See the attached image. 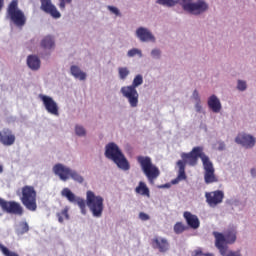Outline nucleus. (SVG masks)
<instances>
[{"label":"nucleus","mask_w":256,"mask_h":256,"mask_svg":"<svg viewBox=\"0 0 256 256\" xmlns=\"http://www.w3.org/2000/svg\"><path fill=\"white\" fill-rule=\"evenodd\" d=\"M59 1H60L59 7L61 11H65L66 5H70V3L73 2V0H59Z\"/></svg>","instance_id":"obj_37"},{"label":"nucleus","mask_w":256,"mask_h":256,"mask_svg":"<svg viewBox=\"0 0 256 256\" xmlns=\"http://www.w3.org/2000/svg\"><path fill=\"white\" fill-rule=\"evenodd\" d=\"M0 173H3V165H0Z\"/></svg>","instance_id":"obj_45"},{"label":"nucleus","mask_w":256,"mask_h":256,"mask_svg":"<svg viewBox=\"0 0 256 256\" xmlns=\"http://www.w3.org/2000/svg\"><path fill=\"white\" fill-rule=\"evenodd\" d=\"M41 47L42 49H53L55 47V40L51 36H46L41 41Z\"/></svg>","instance_id":"obj_25"},{"label":"nucleus","mask_w":256,"mask_h":256,"mask_svg":"<svg viewBox=\"0 0 256 256\" xmlns=\"http://www.w3.org/2000/svg\"><path fill=\"white\" fill-rule=\"evenodd\" d=\"M59 223H63L65 219H69V208H64L61 212L57 213Z\"/></svg>","instance_id":"obj_29"},{"label":"nucleus","mask_w":256,"mask_h":256,"mask_svg":"<svg viewBox=\"0 0 256 256\" xmlns=\"http://www.w3.org/2000/svg\"><path fill=\"white\" fill-rule=\"evenodd\" d=\"M127 55L128 57H135V55H139L140 57H142L143 54L141 53V50L133 48L128 51Z\"/></svg>","instance_id":"obj_34"},{"label":"nucleus","mask_w":256,"mask_h":256,"mask_svg":"<svg viewBox=\"0 0 256 256\" xmlns=\"http://www.w3.org/2000/svg\"><path fill=\"white\" fill-rule=\"evenodd\" d=\"M40 99L43 102L46 111L50 113V115L59 117V106L57 105V102L53 100V98L46 95H40Z\"/></svg>","instance_id":"obj_14"},{"label":"nucleus","mask_w":256,"mask_h":256,"mask_svg":"<svg viewBox=\"0 0 256 256\" xmlns=\"http://www.w3.org/2000/svg\"><path fill=\"white\" fill-rule=\"evenodd\" d=\"M224 256H241V253L230 251L229 253H226Z\"/></svg>","instance_id":"obj_40"},{"label":"nucleus","mask_w":256,"mask_h":256,"mask_svg":"<svg viewBox=\"0 0 256 256\" xmlns=\"http://www.w3.org/2000/svg\"><path fill=\"white\" fill-rule=\"evenodd\" d=\"M20 201L28 211H37V191L35 187L29 185L22 187Z\"/></svg>","instance_id":"obj_8"},{"label":"nucleus","mask_w":256,"mask_h":256,"mask_svg":"<svg viewBox=\"0 0 256 256\" xmlns=\"http://www.w3.org/2000/svg\"><path fill=\"white\" fill-rule=\"evenodd\" d=\"M17 235H25V233H29V224L27 222H21L19 224V228L16 230Z\"/></svg>","instance_id":"obj_28"},{"label":"nucleus","mask_w":256,"mask_h":256,"mask_svg":"<svg viewBox=\"0 0 256 256\" xmlns=\"http://www.w3.org/2000/svg\"><path fill=\"white\" fill-rule=\"evenodd\" d=\"M215 237V246L221 255L227 253V245H233L237 241V230L235 228L228 229L224 234L221 232H213Z\"/></svg>","instance_id":"obj_4"},{"label":"nucleus","mask_w":256,"mask_h":256,"mask_svg":"<svg viewBox=\"0 0 256 256\" xmlns=\"http://www.w3.org/2000/svg\"><path fill=\"white\" fill-rule=\"evenodd\" d=\"M105 149V157L107 159H111V161H113L117 167H119V169H123V171H129L131 168L129 161H127V158H125V155L123 152H121L117 144L111 142L106 145Z\"/></svg>","instance_id":"obj_3"},{"label":"nucleus","mask_w":256,"mask_h":256,"mask_svg":"<svg viewBox=\"0 0 256 256\" xmlns=\"http://www.w3.org/2000/svg\"><path fill=\"white\" fill-rule=\"evenodd\" d=\"M0 251L4 256H19L17 252L9 250V248L5 247L3 244H0Z\"/></svg>","instance_id":"obj_31"},{"label":"nucleus","mask_w":256,"mask_h":256,"mask_svg":"<svg viewBox=\"0 0 256 256\" xmlns=\"http://www.w3.org/2000/svg\"><path fill=\"white\" fill-rule=\"evenodd\" d=\"M118 73H119V78L122 81H125V79H127V76L129 75V68L127 67H120L118 68Z\"/></svg>","instance_id":"obj_30"},{"label":"nucleus","mask_w":256,"mask_h":256,"mask_svg":"<svg viewBox=\"0 0 256 256\" xmlns=\"http://www.w3.org/2000/svg\"><path fill=\"white\" fill-rule=\"evenodd\" d=\"M153 249H158L160 253H167L169 251V241L166 238H154L152 239Z\"/></svg>","instance_id":"obj_20"},{"label":"nucleus","mask_w":256,"mask_h":256,"mask_svg":"<svg viewBox=\"0 0 256 256\" xmlns=\"http://www.w3.org/2000/svg\"><path fill=\"white\" fill-rule=\"evenodd\" d=\"M208 107L213 111V113L221 112V101L215 95L208 98Z\"/></svg>","instance_id":"obj_21"},{"label":"nucleus","mask_w":256,"mask_h":256,"mask_svg":"<svg viewBox=\"0 0 256 256\" xmlns=\"http://www.w3.org/2000/svg\"><path fill=\"white\" fill-rule=\"evenodd\" d=\"M75 133L79 137H83V136H85L86 131H85V128H83V126L76 125Z\"/></svg>","instance_id":"obj_35"},{"label":"nucleus","mask_w":256,"mask_h":256,"mask_svg":"<svg viewBox=\"0 0 256 256\" xmlns=\"http://www.w3.org/2000/svg\"><path fill=\"white\" fill-rule=\"evenodd\" d=\"M108 11L110 13H113V15H116V17H121V11H119V8L115 6H107Z\"/></svg>","instance_id":"obj_33"},{"label":"nucleus","mask_w":256,"mask_h":256,"mask_svg":"<svg viewBox=\"0 0 256 256\" xmlns=\"http://www.w3.org/2000/svg\"><path fill=\"white\" fill-rule=\"evenodd\" d=\"M177 166L179 167V173L177 178L172 183H179V181H184V179H187V175L185 174V162H183V160H179L177 162Z\"/></svg>","instance_id":"obj_24"},{"label":"nucleus","mask_w":256,"mask_h":256,"mask_svg":"<svg viewBox=\"0 0 256 256\" xmlns=\"http://www.w3.org/2000/svg\"><path fill=\"white\" fill-rule=\"evenodd\" d=\"M0 207L4 213H8L9 215H18L21 217L24 213L23 206L17 201H7L0 198Z\"/></svg>","instance_id":"obj_11"},{"label":"nucleus","mask_w":256,"mask_h":256,"mask_svg":"<svg viewBox=\"0 0 256 256\" xmlns=\"http://www.w3.org/2000/svg\"><path fill=\"white\" fill-rule=\"evenodd\" d=\"M204 181L207 185L211 183H217L218 179L215 176V168L213 167V162L209 158L204 159Z\"/></svg>","instance_id":"obj_12"},{"label":"nucleus","mask_w":256,"mask_h":256,"mask_svg":"<svg viewBox=\"0 0 256 256\" xmlns=\"http://www.w3.org/2000/svg\"><path fill=\"white\" fill-rule=\"evenodd\" d=\"M235 142L238 145H242V147H245V149H251L255 147L256 140L255 137L250 134L240 133L235 138Z\"/></svg>","instance_id":"obj_16"},{"label":"nucleus","mask_w":256,"mask_h":256,"mask_svg":"<svg viewBox=\"0 0 256 256\" xmlns=\"http://www.w3.org/2000/svg\"><path fill=\"white\" fill-rule=\"evenodd\" d=\"M139 219H141V221H149L150 217H149V214H146L144 212H140L139 213Z\"/></svg>","instance_id":"obj_38"},{"label":"nucleus","mask_w":256,"mask_h":256,"mask_svg":"<svg viewBox=\"0 0 256 256\" xmlns=\"http://www.w3.org/2000/svg\"><path fill=\"white\" fill-rule=\"evenodd\" d=\"M183 217L190 229H199V227L201 226V222L199 221V217H197V215L189 211H185L183 213Z\"/></svg>","instance_id":"obj_19"},{"label":"nucleus","mask_w":256,"mask_h":256,"mask_svg":"<svg viewBox=\"0 0 256 256\" xmlns=\"http://www.w3.org/2000/svg\"><path fill=\"white\" fill-rule=\"evenodd\" d=\"M136 37H138V39H140V41H142V43H147V42H151V43H155V36L153 35V33H151V31H149V29L144 28V27H139L136 30Z\"/></svg>","instance_id":"obj_18"},{"label":"nucleus","mask_w":256,"mask_h":256,"mask_svg":"<svg viewBox=\"0 0 256 256\" xmlns=\"http://www.w3.org/2000/svg\"><path fill=\"white\" fill-rule=\"evenodd\" d=\"M181 159L185 165H190V167H195L199 159H201L203 165H205V159H209V156L205 155L203 152V147L196 146L189 153H182Z\"/></svg>","instance_id":"obj_9"},{"label":"nucleus","mask_w":256,"mask_h":256,"mask_svg":"<svg viewBox=\"0 0 256 256\" xmlns=\"http://www.w3.org/2000/svg\"><path fill=\"white\" fill-rule=\"evenodd\" d=\"M27 65L32 71H37L41 67V60L37 56L30 55L27 58Z\"/></svg>","instance_id":"obj_22"},{"label":"nucleus","mask_w":256,"mask_h":256,"mask_svg":"<svg viewBox=\"0 0 256 256\" xmlns=\"http://www.w3.org/2000/svg\"><path fill=\"white\" fill-rule=\"evenodd\" d=\"M251 175H252V177H255V175H256V169H254V168L251 169Z\"/></svg>","instance_id":"obj_44"},{"label":"nucleus","mask_w":256,"mask_h":256,"mask_svg":"<svg viewBox=\"0 0 256 256\" xmlns=\"http://www.w3.org/2000/svg\"><path fill=\"white\" fill-rule=\"evenodd\" d=\"M4 6H5V0H0V11H2Z\"/></svg>","instance_id":"obj_43"},{"label":"nucleus","mask_w":256,"mask_h":256,"mask_svg":"<svg viewBox=\"0 0 256 256\" xmlns=\"http://www.w3.org/2000/svg\"><path fill=\"white\" fill-rule=\"evenodd\" d=\"M71 75L75 77V79H79L80 81H85L87 79V74L83 71H81V68L78 66H71L70 68Z\"/></svg>","instance_id":"obj_23"},{"label":"nucleus","mask_w":256,"mask_h":256,"mask_svg":"<svg viewBox=\"0 0 256 256\" xmlns=\"http://www.w3.org/2000/svg\"><path fill=\"white\" fill-rule=\"evenodd\" d=\"M205 198L210 207H217V205L223 203V199H225V193L221 190L206 192Z\"/></svg>","instance_id":"obj_13"},{"label":"nucleus","mask_w":256,"mask_h":256,"mask_svg":"<svg viewBox=\"0 0 256 256\" xmlns=\"http://www.w3.org/2000/svg\"><path fill=\"white\" fill-rule=\"evenodd\" d=\"M135 192L139 195H144L145 197L150 196L149 188L145 182H139V185L136 187Z\"/></svg>","instance_id":"obj_26"},{"label":"nucleus","mask_w":256,"mask_h":256,"mask_svg":"<svg viewBox=\"0 0 256 256\" xmlns=\"http://www.w3.org/2000/svg\"><path fill=\"white\" fill-rule=\"evenodd\" d=\"M53 172L55 173V175H58V177H60L61 181H67L69 177H71V179L77 181L78 183H83L84 181L79 173L71 170L69 167H66L65 165L60 163L54 165Z\"/></svg>","instance_id":"obj_10"},{"label":"nucleus","mask_w":256,"mask_h":256,"mask_svg":"<svg viewBox=\"0 0 256 256\" xmlns=\"http://www.w3.org/2000/svg\"><path fill=\"white\" fill-rule=\"evenodd\" d=\"M61 195L66 197L70 203H77L82 215H86V207L90 209L93 217H101L103 215V197L95 196V193L91 190L86 193V202L82 198L75 196L69 188H64L61 191Z\"/></svg>","instance_id":"obj_1"},{"label":"nucleus","mask_w":256,"mask_h":256,"mask_svg":"<svg viewBox=\"0 0 256 256\" xmlns=\"http://www.w3.org/2000/svg\"><path fill=\"white\" fill-rule=\"evenodd\" d=\"M157 3L164 7H175L177 3H180L184 11L191 15H202L209 10V4L205 0H157Z\"/></svg>","instance_id":"obj_2"},{"label":"nucleus","mask_w":256,"mask_h":256,"mask_svg":"<svg viewBox=\"0 0 256 256\" xmlns=\"http://www.w3.org/2000/svg\"><path fill=\"white\" fill-rule=\"evenodd\" d=\"M0 143L5 147H11L15 144V134L9 128H4L0 131Z\"/></svg>","instance_id":"obj_17"},{"label":"nucleus","mask_w":256,"mask_h":256,"mask_svg":"<svg viewBox=\"0 0 256 256\" xmlns=\"http://www.w3.org/2000/svg\"><path fill=\"white\" fill-rule=\"evenodd\" d=\"M191 256H214L213 254L211 253H206L204 254L203 253V250L201 248H198L196 250H194L192 253H191Z\"/></svg>","instance_id":"obj_32"},{"label":"nucleus","mask_w":256,"mask_h":256,"mask_svg":"<svg viewBox=\"0 0 256 256\" xmlns=\"http://www.w3.org/2000/svg\"><path fill=\"white\" fill-rule=\"evenodd\" d=\"M193 97L195 101H201V99L199 98V92L197 90H194Z\"/></svg>","instance_id":"obj_41"},{"label":"nucleus","mask_w":256,"mask_h":256,"mask_svg":"<svg viewBox=\"0 0 256 256\" xmlns=\"http://www.w3.org/2000/svg\"><path fill=\"white\" fill-rule=\"evenodd\" d=\"M237 89L239 91H245V89H247V82L243 80H239L237 84Z\"/></svg>","instance_id":"obj_36"},{"label":"nucleus","mask_w":256,"mask_h":256,"mask_svg":"<svg viewBox=\"0 0 256 256\" xmlns=\"http://www.w3.org/2000/svg\"><path fill=\"white\" fill-rule=\"evenodd\" d=\"M196 111H197L198 113H201V101H198V102L196 103Z\"/></svg>","instance_id":"obj_42"},{"label":"nucleus","mask_w":256,"mask_h":256,"mask_svg":"<svg viewBox=\"0 0 256 256\" xmlns=\"http://www.w3.org/2000/svg\"><path fill=\"white\" fill-rule=\"evenodd\" d=\"M151 55H152V57H155V58L158 59L159 57H161V50L154 49V50L151 51Z\"/></svg>","instance_id":"obj_39"},{"label":"nucleus","mask_w":256,"mask_h":256,"mask_svg":"<svg viewBox=\"0 0 256 256\" xmlns=\"http://www.w3.org/2000/svg\"><path fill=\"white\" fill-rule=\"evenodd\" d=\"M139 85H143V76L141 74L135 76L132 85L123 86L120 90L123 97L128 100L130 107H137L139 105V92H137Z\"/></svg>","instance_id":"obj_5"},{"label":"nucleus","mask_w":256,"mask_h":256,"mask_svg":"<svg viewBox=\"0 0 256 256\" xmlns=\"http://www.w3.org/2000/svg\"><path fill=\"white\" fill-rule=\"evenodd\" d=\"M7 18L16 26V27H25L27 23V17H25V13L19 9V2L17 0H12L8 5Z\"/></svg>","instance_id":"obj_7"},{"label":"nucleus","mask_w":256,"mask_h":256,"mask_svg":"<svg viewBox=\"0 0 256 256\" xmlns=\"http://www.w3.org/2000/svg\"><path fill=\"white\" fill-rule=\"evenodd\" d=\"M137 161L144 175L147 177L150 185H155V179H157L159 175H161V171L155 164H153L151 157L138 156Z\"/></svg>","instance_id":"obj_6"},{"label":"nucleus","mask_w":256,"mask_h":256,"mask_svg":"<svg viewBox=\"0 0 256 256\" xmlns=\"http://www.w3.org/2000/svg\"><path fill=\"white\" fill-rule=\"evenodd\" d=\"M174 233L176 235H181V233H185V231H187V229H189V227L185 224H183V222H177L174 225Z\"/></svg>","instance_id":"obj_27"},{"label":"nucleus","mask_w":256,"mask_h":256,"mask_svg":"<svg viewBox=\"0 0 256 256\" xmlns=\"http://www.w3.org/2000/svg\"><path fill=\"white\" fill-rule=\"evenodd\" d=\"M41 11H44V13H47L48 15H51L54 19H59L61 17V13L59 10H57V7L53 5V2L51 0H40Z\"/></svg>","instance_id":"obj_15"}]
</instances>
